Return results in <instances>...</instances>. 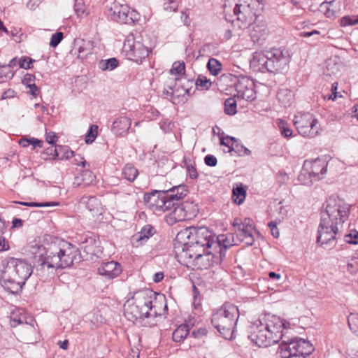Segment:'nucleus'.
Wrapping results in <instances>:
<instances>
[{
    "label": "nucleus",
    "mask_w": 358,
    "mask_h": 358,
    "mask_svg": "<svg viewBox=\"0 0 358 358\" xmlns=\"http://www.w3.org/2000/svg\"><path fill=\"white\" fill-rule=\"evenodd\" d=\"M180 235L185 236L187 238V241L183 245L180 257L184 256L186 252L190 254L205 252L206 249L213 250V247L217 245V243L213 242L215 234L206 227H189L179 233L178 236Z\"/></svg>",
    "instance_id": "0eeeda50"
},
{
    "label": "nucleus",
    "mask_w": 358,
    "mask_h": 358,
    "mask_svg": "<svg viewBox=\"0 0 358 358\" xmlns=\"http://www.w3.org/2000/svg\"><path fill=\"white\" fill-rule=\"evenodd\" d=\"M19 144L22 147H28L29 145H32L34 148H42L43 145V141L41 140H38L35 138H21L19 141Z\"/></svg>",
    "instance_id": "f704fd0d"
},
{
    "label": "nucleus",
    "mask_w": 358,
    "mask_h": 358,
    "mask_svg": "<svg viewBox=\"0 0 358 358\" xmlns=\"http://www.w3.org/2000/svg\"><path fill=\"white\" fill-rule=\"evenodd\" d=\"M18 203L29 206V207H49L57 206V203L54 202H44V203H38V202H17Z\"/></svg>",
    "instance_id": "09e8293b"
},
{
    "label": "nucleus",
    "mask_w": 358,
    "mask_h": 358,
    "mask_svg": "<svg viewBox=\"0 0 358 358\" xmlns=\"http://www.w3.org/2000/svg\"><path fill=\"white\" fill-rule=\"evenodd\" d=\"M122 174L126 180L133 182L137 178L138 171L132 164H127L122 169Z\"/></svg>",
    "instance_id": "c756f323"
},
{
    "label": "nucleus",
    "mask_w": 358,
    "mask_h": 358,
    "mask_svg": "<svg viewBox=\"0 0 358 358\" xmlns=\"http://www.w3.org/2000/svg\"><path fill=\"white\" fill-rule=\"evenodd\" d=\"M358 24V15L351 17L350 16L346 15L341 18V26L346 27L350 25H355Z\"/></svg>",
    "instance_id": "49530a36"
},
{
    "label": "nucleus",
    "mask_w": 358,
    "mask_h": 358,
    "mask_svg": "<svg viewBox=\"0 0 358 358\" xmlns=\"http://www.w3.org/2000/svg\"><path fill=\"white\" fill-rule=\"evenodd\" d=\"M127 13H128V6L127 5L114 3L108 9V15L113 21L120 24H125Z\"/></svg>",
    "instance_id": "aec40b11"
},
{
    "label": "nucleus",
    "mask_w": 358,
    "mask_h": 358,
    "mask_svg": "<svg viewBox=\"0 0 358 358\" xmlns=\"http://www.w3.org/2000/svg\"><path fill=\"white\" fill-rule=\"evenodd\" d=\"M163 202V210H162L161 212H165L166 210H171L172 208H174L177 203L176 201L170 198V196L166 193L164 194V199Z\"/></svg>",
    "instance_id": "a18cd8bd"
},
{
    "label": "nucleus",
    "mask_w": 358,
    "mask_h": 358,
    "mask_svg": "<svg viewBox=\"0 0 358 358\" xmlns=\"http://www.w3.org/2000/svg\"><path fill=\"white\" fill-rule=\"evenodd\" d=\"M57 147L58 145H55V148L51 146L46 148L45 150L44 154L49 156H52L54 159H57V157L58 156Z\"/></svg>",
    "instance_id": "bf43d9fd"
},
{
    "label": "nucleus",
    "mask_w": 358,
    "mask_h": 358,
    "mask_svg": "<svg viewBox=\"0 0 358 358\" xmlns=\"http://www.w3.org/2000/svg\"><path fill=\"white\" fill-rule=\"evenodd\" d=\"M58 156L57 159L64 160L68 159L73 157V152L70 150L69 147L66 145H58L57 147Z\"/></svg>",
    "instance_id": "c9c22d12"
},
{
    "label": "nucleus",
    "mask_w": 358,
    "mask_h": 358,
    "mask_svg": "<svg viewBox=\"0 0 358 358\" xmlns=\"http://www.w3.org/2000/svg\"><path fill=\"white\" fill-rule=\"evenodd\" d=\"M27 87L30 90V94L36 97L39 92L38 87L35 83H27Z\"/></svg>",
    "instance_id": "338daca9"
},
{
    "label": "nucleus",
    "mask_w": 358,
    "mask_h": 358,
    "mask_svg": "<svg viewBox=\"0 0 358 358\" xmlns=\"http://www.w3.org/2000/svg\"><path fill=\"white\" fill-rule=\"evenodd\" d=\"M34 62V60L30 57H21V59L19 60L18 63H19V66L20 68H22L24 69H30L31 64Z\"/></svg>",
    "instance_id": "6e6d98bb"
},
{
    "label": "nucleus",
    "mask_w": 358,
    "mask_h": 358,
    "mask_svg": "<svg viewBox=\"0 0 358 358\" xmlns=\"http://www.w3.org/2000/svg\"><path fill=\"white\" fill-rule=\"evenodd\" d=\"M222 78L224 80H230L236 91V96L238 99L246 101H252L255 99L254 91L255 84L253 80L244 75L235 76L231 73L223 74Z\"/></svg>",
    "instance_id": "f8f14e48"
},
{
    "label": "nucleus",
    "mask_w": 358,
    "mask_h": 358,
    "mask_svg": "<svg viewBox=\"0 0 358 358\" xmlns=\"http://www.w3.org/2000/svg\"><path fill=\"white\" fill-rule=\"evenodd\" d=\"M2 235L0 234V252L7 251L10 248L8 242L6 241V238Z\"/></svg>",
    "instance_id": "052dcab7"
},
{
    "label": "nucleus",
    "mask_w": 358,
    "mask_h": 358,
    "mask_svg": "<svg viewBox=\"0 0 358 358\" xmlns=\"http://www.w3.org/2000/svg\"><path fill=\"white\" fill-rule=\"evenodd\" d=\"M57 138L58 137L54 132H49L47 134L46 141L49 144H51L52 145H53L56 143Z\"/></svg>",
    "instance_id": "69168bd1"
},
{
    "label": "nucleus",
    "mask_w": 358,
    "mask_h": 358,
    "mask_svg": "<svg viewBox=\"0 0 358 358\" xmlns=\"http://www.w3.org/2000/svg\"><path fill=\"white\" fill-rule=\"evenodd\" d=\"M348 326L352 331H358V314L351 313L348 317Z\"/></svg>",
    "instance_id": "79ce46f5"
},
{
    "label": "nucleus",
    "mask_w": 358,
    "mask_h": 358,
    "mask_svg": "<svg viewBox=\"0 0 358 358\" xmlns=\"http://www.w3.org/2000/svg\"><path fill=\"white\" fill-rule=\"evenodd\" d=\"M350 206L338 197L331 196L323 203L320 213L317 243L331 245L350 215Z\"/></svg>",
    "instance_id": "f03ea898"
},
{
    "label": "nucleus",
    "mask_w": 358,
    "mask_h": 358,
    "mask_svg": "<svg viewBox=\"0 0 358 358\" xmlns=\"http://www.w3.org/2000/svg\"><path fill=\"white\" fill-rule=\"evenodd\" d=\"M94 43L92 41L80 40L76 41V45H78V57L84 59L89 55H92L94 47Z\"/></svg>",
    "instance_id": "b1692460"
},
{
    "label": "nucleus",
    "mask_w": 358,
    "mask_h": 358,
    "mask_svg": "<svg viewBox=\"0 0 358 358\" xmlns=\"http://www.w3.org/2000/svg\"><path fill=\"white\" fill-rule=\"evenodd\" d=\"M277 99L286 108L289 106L293 102L294 94L289 90L282 89L278 92Z\"/></svg>",
    "instance_id": "bb28decb"
},
{
    "label": "nucleus",
    "mask_w": 358,
    "mask_h": 358,
    "mask_svg": "<svg viewBox=\"0 0 358 358\" xmlns=\"http://www.w3.org/2000/svg\"><path fill=\"white\" fill-rule=\"evenodd\" d=\"M119 65V62L115 57L108 59H101L98 62V67L103 71H113Z\"/></svg>",
    "instance_id": "c85d7f7f"
},
{
    "label": "nucleus",
    "mask_w": 358,
    "mask_h": 358,
    "mask_svg": "<svg viewBox=\"0 0 358 358\" xmlns=\"http://www.w3.org/2000/svg\"><path fill=\"white\" fill-rule=\"evenodd\" d=\"M138 20V13L134 10H130L129 8L128 7V13H127V19L125 24H134V22Z\"/></svg>",
    "instance_id": "3c124183"
},
{
    "label": "nucleus",
    "mask_w": 358,
    "mask_h": 358,
    "mask_svg": "<svg viewBox=\"0 0 358 358\" xmlns=\"http://www.w3.org/2000/svg\"><path fill=\"white\" fill-rule=\"evenodd\" d=\"M98 134V126L91 125L85 136V142L87 144L94 141Z\"/></svg>",
    "instance_id": "a19ab883"
},
{
    "label": "nucleus",
    "mask_w": 358,
    "mask_h": 358,
    "mask_svg": "<svg viewBox=\"0 0 358 358\" xmlns=\"http://www.w3.org/2000/svg\"><path fill=\"white\" fill-rule=\"evenodd\" d=\"M131 124V121L129 118L127 117H120L113 122L112 130L117 136H124L127 134Z\"/></svg>",
    "instance_id": "4be33fe9"
},
{
    "label": "nucleus",
    "mask_w": 358,
    "mask_h": 358,
    "mask_svg": "<svg viewBox=\"0 0 358 358\" xmlns=\"http://www.w3.org/2000/svg\"><path fill=\"white\" fill-rule=\"evenodd\" d=\"M23 322L20 317L15 313H12L10 317V323L12 327H15Z\"/></svg>",
    "instance_id": "4d7b16f0"
},
{
    "label": "nucleus",
    "mask_w": 358,
    "mask_h": 358,
    "mask_svg": "<svg viewBox=\"0 0 358 358\" xmlns=\"http://www.w3.org/2000/svg\"><path fill=\"white\" fill-rule=\"evenodd\" d=\"M185 65L183 62H175L172 68L170 70V73L173 75L180 76L185 73Z\"/></svg>",
    "instance_id": "ea45409f"
},
{
    "label": "nucleus",
    "mask_w": 358,
    "mask_h": 358,
    "mask_svg": "<svg viewBox=\"0 0 358 358\" xmlns=\"http://www.w3.org/2000/svg\"><path fill=\"white\" fill-rule=\"evenodd\" d=\"M165 190H154L150 193H145L143 201L147 206L154 212H161L163 210V201L164 199Z\"/></svg>",
    "instance_id": "f3484780"
},
{
    "label": "nucleus",
    "mask_w": 358,
    "mask_h": 358,
    "mask_svg": "<svg viewBox=\"0 0 358 358\" xmlns=\"http://www.w3.org/2000/svg\"><path fill=\"white\" fill-rule=\"evenodd\" d=\"M211 84L212 83L209 79L201 75L198 76L195 83L196 87L200 90H208Z\"/></svg>",
    "instance_id": "4c0bfd02"
},
{
    "label": "nucleus",
    "mask_w": 358,
    "mask_h": 358,
    "mask_svg": "<svg viewBox=\"0 0 358 358\" xmlns=\"http://www.w3.org/2000/svg\"><path fill=\"white\" fill-rule=\"evenodd\" d=\"M187 171L191 179H196L198 178L197 171L194 165H188Z\"/></svg>",
    "instance_id": "e2e57ef3"
},
{
    "label": "nucleus",
    "mask_w": 358,
    "mask_h": 358,
    "mask_svg": "<svg viewBox=\"0 0 358 358\" xmlns=\"http://www.w3.org/2000/svg\"><path fill=\"white\" fill-rule=\"evenodd\" d=\"M204 162L208 166H215L217 163V158L213 155H207L204 157Z\"/></svg>",
    "instance_id": "13d9d810"
},
{
    "label": "nucleus",
    "mask_w": 358,
    "mask_h": 358,
    "mask_svg": "<svg viewBox=\"0 0 358 358\" xmlns=\"http://www.w3.org/2000/svg\"><path fill=\"white\" fill-rule=\"evenodd\" d=\"M314 351L313 345L302 338L283 341L279 345L278 353L281 358H305Z\"/></svg>",
    "instance_id": "9b49d317"
},
{
    "label": "nucleus",
    "mask_w": 358,
    "mask_h": 358,
    "mask_svg": "<svg viewBox=\"0 0 358 358\" xmlns=\"http://www.w3.org/2000/svg\"><path fill=\"white\" fill-rule=\"evenodd\" d=\"M74 10L79 17H86L89 14L87 7L83 0H75Z\"/></svg>",
    "instance_id": "473e14b6"
},
{
    "label": "nucleus",
    "mask_w": 358,
    "mask_h": 358,
    "mask_svg": "<svg viewBox=\"0 0 358 358\" xmlns=\"http://www.w3.org/2000/svg\"><path fill=\"white\" fill-rule=\"evenodd\" d=\"M249 227V229H255V227L253 224L252 220L249 217H245L243 220V227Z\"/></svg>",
    "instance_id": "774afa93"
},
{
    "label": "nucleus",
    "mask_w": 358,
    "mask_h": 358,
    "mask_svg": "<svg viewBox=\"0 0 358 358\" xmlns=\"http://www.w3.org/2000/svg\"><path fill=\"white\" fill-rule=\"evenodd\" d=\"M156 233V229L151 224L145 225L136 234L133 236V240L137 243H140V245L145 243L151 236Z\"/></svg>",
    "instance_id": "5701e85b"
},
{
    "label": "nucleus",
    "mask_w": 358,
    "mask_h": 358,
    "mask_svg": "<svg viewBox=\"0 0 358 358\" xmlns=\"http://www.w3.org/2000/svg\"><path fill=\"white\" fill-rule=\"evenodd\" d=\"M268 225L270 228L272 236L274 238H278L280 234L278 229L277 228L276 224L274 222L271 221L268 223Z\"/></svg>",
    "instance_id": "0e129e2a"
},
{
    "label": "nucleus",
    "mask_w": 358,
    "mask_h": 358,
    "mask_svg": "<svg viewBox=\"0 0 358 358\" xmlns=\"http://www.w3.org/2000/svg\"><path fill=\"white\" fill-rule=\"evenodd\" d=\"M228 152H234L239 156L249 155H250L251 152L249 149L239 143H236L235 145H233V144H231V148H230V150H229Z\"/></svg>",
    "instance_id": "58836bf2"
},
{
    "label": "nucleus",
    "mask_w": 358,
    "mask_h": 358,
    "mask_svg": "<svg viewBox=\"0 0 358 358\" xmlns=\"http://www.w3.org/2000/svg\"><path fill=\"white\" fill-rule=\"evenodd\" d=\"M239 315V310L236 305L225 302L220 309L213 312L211 323L223 337L227 338L234 332Z\"/></svg>",
    "instance_id": "6e6552de"
},
{
    "label": "nucleus",
    "mask_w": 358,
    "mask_h": 358,
    "mask_svg": "<svg viewBox=\"0 0 358 358\" xmlns=\"http://www.w3.org/2000/svg\"><path fill=\"white\" fill-rule=\"evenodd\" d=\"M31 252L35 266L57 270L71 266L79 250L66 241L55 238L50 243L31 245Z\"/></svg>",
    "instance_id": "f257e3e1"
},
{
    "label": "nucleus",
    "mask_w": 358,
    "mask_h": 358,
    "mask_svg": "<svg viewBox=\"0 0 358 358\" xmlns=\"http://www.w3.org/2000/svg\"><path fill=\"white\" fill-rule=\"evenodd\" d=\"M189 206V203H186L174 207L173 211L167 217L166 222L172 225L176 222L189 220L190 215L188 214L187 210V208Z\"/></svg>",
    "instance_id": "6ab92c4d"
},
{
    "label": "nucleus",
    "mask_w": 358,
    "mask_h": 358,
    "mask_svg": "<svg viewBox=\"0 0 358 358\" xmlns=\"http://www.w3.org/2000/svg\"><path fill=\"white\" fill-rule=\"evenodd\" d=\"M348 271L352 274L358 271V257L352 259L351 261L348 263Z\"/></svg>",
    "instance_id": "5fc2aeb1"
},
{
    "label": "nucleus",
    "mask_w": 358,
    "mask_h": 358,
    "mask_svg": "<svg viewBox=\"0 0 358 358\" xmlns=\"http://www.w3.org/2000/svg\"><path fill=\"white\" fill-rule=\"evenodd\" d=\"M329 3L330 2H323L320 6L322 9L325 10L324 14L326 15V16L327 17H331L334 16L336 14V12L334 5L329 6Z\"/></svg>",
    "instance_id": "603ef678"
},
{
    "label": "nucleus",
    "mask_w": 358,
    "mask_h": 358,
    "mask_svg": "<svg viewBox=\"0 0 358 358\" xmlns=\"http://www.w3.org/2000/svg\"><path fill=\"white\" fill-rule=\"evenodd\" d=\"M227 249L220 246L217 250H212L216 264H220L225 259Z\"/></svg>",
    "instance_id": "c03bdc74"
},
{
    "label": "nucleus",
    "mask_w": 358,
    "mask_h": 358,
    "mask_svg": "<svg viewBox=\"0 0 358 358\" xmlns=\"http://www.w3.org/2000/svg\"><path fill=\"white\" fill-rule=\"evenodd\" d=\"M189 328L187 324L178 326L172 334L173 341L176 343L182 342L189 334Z\"/></svg>",
    "instance_id": "cd10ccee"
},
{
    "label": "nucleus",
    "mask_w": 358,
    "mask_h": 358,
    "mask_svg": "<svg viewBox=\"0 0 358 358\" xmlns=\"http://www.w3.org/2000/svg\"><path fill=\"white\" fill-rule=\"evenodd\" d=\"M291 56L288 50L272 48L263 52H255L253 62L259 69H265L268 72L277 73L287 68Z\"/></svg>",
    "instance_id": "1a4fd4ad"
},
{
    "label": "nucleus",
    "mask_w": 358,
    "mask_h": 358,
    "mask_svg": "<svg viewBox=\"0 0 358 358\" xmlns=\"http://www.w3.org/2000/svg\"><path fill=\"white\" fill-rule=\"evenodd\" d=\"M236 101L233 97L227 99L224 101V113L229 115H235L237 113L236 110Z\"/></svg>",
    "instance_id": "72a5a7b5"
},
{
    "label": "nucleus",
    "mask_w": 358,
    "mask_h": 358,
    "mask_svg": "<svg viewBox=\"0 0 358 358\" xmlns=\"http://www.w3.org/2000/svg\"><path fill=\"white\" fill-rule=\"evenodd\" d=\"M232 196L235 203L241 205L243 203L246 196V190L243 185L234 187Z\"/></svg>",
    "instance_id": "7c9ffc66"
},
{
    "label": "nucleus",
    "mask_w": 358,
    "mask_h": 358,
    "mask_svg": "<svg viewBox=\"0 0 358 358\" xmlns=\"http://www.w3.org/2000/svg\"><path fill=\"white\" fill-rule=\"evenodd\" d=\"M98 273L108 280H113L122 272L121 264L115 261L102 262L98 267Z\"/></svg>",
    "instance_id": "dca6fc26"
},
{
    "label": "nucleus",
    "mask_w": 358,
    "mask_h": 358,
    "mask_svg": "<svg viewBox=\"0 0 358 358\" xmlns=\"http://www.w3.org/2000/svg\"><path fill=\"white\" fill-rule=\"evenodd\" d=\"M213 242L217 243V246L213 247V250H217L220 246L225 248H229L231 246L234 245V244L231 243L229 238L224 234L218 236L215 234Z\"/></svg>",
    "instance_id": "2f4dec72"
},
{
    "label": "nucleus",
    "mask_w": 358,
    "mask_h": 358,
    "mask_svg": "<svg viewBox=\"0 0 358 358\" xmlns=\"http://www.w3.org/2000/svg\"><path fill=\"white\" fill-rule=\"evenodd\" d=\"M278 127L281 134L284 137L289 138L292 135V130L285 121L280 120L278 122Z\"/></svg>",
    "instance_id": "37998d69"
},
{
    "label": "nucleus",
    "mask_w": 358,
    "mask_h": 358,
    "mask_svg": "<svg viewBox=\"0 0 358 358\" xmlns=\"http://www.w3.org/2000/svg\"><path fill=\"white\" fill-rule=\"evenodd\" d=\"M289 323L282 321L275 315H268L266 319H259L249 327L248 338L259 348L277 343L283 336V329Z\"/></svg>",
    "instance_id": "20e7f679"
},
{
    "label": "nucleus",
    "mask_w": 358,
    "mask_h": 358,
    "mask_svg": "<svg viewBox=\"0 0 358 358\" xmlns=\"http://www.w3.org/2000/svg\"><path fill=\"white\" fill-rule=\"evenodd\" d=\"M318 121L309 113L294 116V124L299 134L304 137L314 138L319 131Z\"/></svg>",
    "instance_id": "ddd939ff"
},
{
    "label": "nucleus",
    "mask_w": 358,
    "mask_h": 358,
    "mask_svg": "<svg viewBox=\"0 0 358 358\" xmlns=\"http://www.w3.org/2000/svg\"><path fill=\"white\" fill-rule=\"evenodd\" d=\"M1 286L11 294H18L33 272V266L25 259L8 257L1 262Z\"/></svg>",
    "instance_id": "39448f33"
},
{
    "label": "nucleus",
    "mask_w": 358,
    "mask_h": 358,
    "mask_svg": "<svg viewBox=\"0 0 358 358\" xmlns=\"http://www.w3.org/2000/svg\"><path fill=\"white\" fill-rule=\"evenodd\" d=\"M180 257L183 258L184 261H187L188 262L192 260V262H195V265L201 269L208 268L216 264L213 251L210 249H206L205 252H195L190 254L186 252L184 254V256Z\"/></svg>",
    "instance_id": "2eb2a0df"
},
{
    "label": "nucleus",
    "mask_w": 358,
    "mask_h": 358,
    "mask_svg": "<svg viewBox=\"0 0 358 358\" xmlns=\"http://www.w3.org/2000/svg\"><path fill=\"white\" fill-rule=\"evenodd\" d=\"M263 0H238L234 8L236 20L226 17V20L231 22L234 29H241L249 25V35L254 43H261L268 34L267 25L264 22H254L253 18L263 10Z\"/></svg>",
    "instance_id": "7ed1b4c3"
},
{
    "label": "nucleus",
    "mask_w": 358,
    "mask_h": 358,
    "mask_svg": "<svg viewBox=\"0 0 358 358\" xmlns=\"http://www.w3.org/2000/svg\"><path fill=\"white\" fill-rule=\"evenodd\" d=\"M80 203L85 206L92 216L101 215L103 208L101 201L96 196H83L80 198Z\"/></svg>",
    "instance_id": "412c9836"
},
{
    "label": "nucleus",
    "mask_w": 358,
    "mask_h": 358,
    "mask_svg": "<svg viewBox=\"0 0 358 358\" xmlns=\"http://www.w3.org/2000/svg\"><path fill=\"white\" fill-rule=\"evenodd\" d=\"M241 241L245 243L247 245L251 246L254 244L255 238L253 234L243 236L239 238Z\"/></svg>",
    "instance_id": "680f3d73"
},
{
    "label": "nucleus",
    "mask_w": 358,
    "mask_h": 358,
    "mask_svg": "<svg viewBox=\"0 0 358 358\" xmlns=\"http://www.w3.org/2000/svg\"><path fill=\"white\" fill-rule=\"evenodd\" d=\"M327 164L321 159H315L313 161H306L304 166L310 177L317 180L320 179V174L322 176L327 172Z\"/></svg>",
    "instance_id": "a211bd4d"
},
{
    "label": "nucleus",
    "mask_w": 358,
    "mask_h": 358,
    "mask_svg": "<svg viewBox=\"0 0 358 358\" xmlns=\"http://www.w3.org/2000/svg\"><path fill=\"white\" fill-rule=\"evenodd\" d=\"M155 41L147 34L129 36L125 40L123 50L127 57L136 63L141 62L151 52Z\"/></svg>",
    "instance_id": "9d476101"
},
{
    "label": "nucleus",
    "mask_w": 358,
    "mask_h": 358,
    "mask_svg": "<svg viewBox=\"0 0 358 358\" xmlns=\"http://www.w3.org/2000/svg\"><path fill=\"white\" fill-rule=\"evenodd\" d=\"M156 292L150 289L136 292L124 306V313L128 320L135 322L160 315L156 309Z\"/></svg>",
    "instance_id": "423d86ee"
},
{
    "label": "nucleus",
    "mask_w": 358,
    "mask_h": 358,
    "mask_svg": "<svg viewBox=\"0 0 358 358\" xmlns=\"http://www.w3.org/2000/svg\"><path fill=\"white\" fill-rule=\"evenodd\" d=\"M64 38V34L61 31L53 34L50 38V46L52 48L57 47Z\"/></svg>",
    "instance_id": "8fccbe9b"
},
{
    "label": "nucleus",
    "mask_w": 358,
    "mask_h": 358,
    "mask_svg": "<svg viewBox=\"0 0 358 358\" xmlns=\"http://www.w3.org/2000/svg\"><path fill=\"white\" fill-rule=\"evenodd\" d=\"M96 243L94 238L87 237L80 244V249L88 255H96Z\"/></svg>",
    "instance_id": "a878e982"
},
{
    "label": "nucleus",
    "mask_w": 358,
    "mask_h": 358,
    "mask_svg": "<svg viewBox=\"0 0 358 358\" xmlns=\"http://www.w3.org/2000/svg\"><path fill=\"white\" fill-rule=\"evenodd\" d=\"M165 191L166 194H168L170 198L178 202L187 195V187L185 185H179L173 186Z\"/></svg>",
    "instance_id": "393cba45"
},
{
    "label": "nucleus",
    "mask_w": 358,
    "mask_h": 358,
    "mask_svg": "<svg viewBox=\"0 0 358 358\" xmlns=\"http://www.w3.org/2000/svg\"><path fill=\"white\" fill-rule=\"evenodd\" d=\"M344 241L350 244H358V231L353 230L351 231L349 234H345Z\"/></svg>",
    "instance_id": "de8ad7c7"
},
{
    "label": "nucleus",
    "mask_w": 358,
    "mask_h": 358,
    "mask_svg": "<svg viewBox=\"0 0 358 358\" xmlns=\"http://www.w3.org/2000/svg\"><path fill=\"white\" fill-rule=\"evenodd\" d=\"M255 229H249V227H241L236 229V234L238 238H243L247 235L253 234L255 231Z\"/></svg>",
    "instance_id": "864d4df0"
},
{
    "label": "nucleus",
    "mask_w": 358,
    "mask_h": 358,
    "mask_svg": "<svg viewBox=\"0 0 358 358\" xmlns=\"http://www.w3.org/2000/svg\"><path fill=\"white\" fill-rule=\"evenodd\" d=\"M185 82L192 84V81L185 78H176L174 80H170L167 84V89H164L163 94L169 96L173 103L175 101L176 97L189 94L191 88L185 86Z\"/></svg>",
    "instance_id": "4468645a"
},
{
    "label": "nucleus",
    "mask_w": 358,
    "mask_h": 358,
    "mask_svg": "<svg viewBox=\"0 0 358 358\" xmlns=\"http://www.w3.org/2000/svg\"><path fill=\"white\" fill-rule=\"evenodd\" d=\"M207 68L213 76H217L222 69L221 63L215 58H210L207 64Z\"/></svg>",
    "instance_id": "e433bc0d"
}]
</instances>
